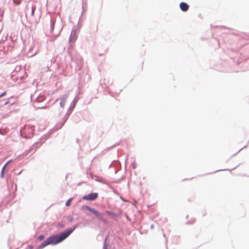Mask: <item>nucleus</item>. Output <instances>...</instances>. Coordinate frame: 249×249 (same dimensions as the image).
Returning a JSON list of instances; mask_svg holds the SVG:
<instances>
[{
  "label": "nucleus",
  "instance_id": "7",
  "mask_svg": "<svg viewBox=\"0 0 249 249\" xmlns=\"http://www.w3.org/2000/svg\"><path fill=\"white\" fill-rule=\"evenodd\" d=\"M72 199H73V198H72V197H71V198H69V199L67 201V202H66V206H67V207H69V206L71 205V201H72Z\"/></svg>",
  "mask_w": 249,
  "mask_h": 249
},
{
  "label": "nucleus",
  "instance_id": "10",
  "mask_svg": "<svg viewBox=\"0 0 249 249\" xmlns=\"http://www.w3.org/2000/svg\"><path fill=\"white\" fill-rule=\"evenodd\" d=\"M35 10H36V7H35V6L32 7V13H31V15L32 16H34Z\"/></svg>",
  "mask_w": 249,
  "mask_h": 249
},
{
  "label": "nucleus",
  "instance_id": "11",
  "mask_svg": "<svg viewBox=\"0 0 249 249\" xmlns=\"http://www.w3.org/2000/svg\"><path fill=\"white\" fill-rule=\"evenodd\" d=\"M13 2L16 4L19 5L21 2V0H13Z\"/></svg>",
  "mask_w": 249,
  "mask_h": 249
},
{
  "label": "nucleus",
  "instance_id": "9",
  "mask_svg": "<svg viewBox=\"0 0 249 249\" xmlns=\"http://www.w3.org/2000/svg\"><path fill=\"white\" fill-rule=\"evenodd\" d=\"M65 99H62L61 100V102H60V106H61L62 107H64V105H65Z\"/></svg>",
  "mask_w": 249,
  "mask_h": 249
},
{
  "label": "nucleus",
  "instance_id": "1",
  "mask_svg": "<svg viewBox=\"0 0 249 249\" xmlns=\"http://www.w3.org/2000/svg\"><path fill=\"white\" fill-rule=\"evenodd\" d=\"M72 230H69L61 233L59 235L52 236L48 238L38 247V249H42L50 244H56L66 239L72 232Z\"/></svg>",
  "mask_w": 249,
  "mask_h": 249
},
{
  "label": "nucleus",
  "instance_id": "14",
  "mask_svg": "<svg viewBox=\"0 0 249 249\" xmlns=\"http://www.w3.org/2000/svg\"><path fill=\"white\" fill-rule=\"evenodd\" d=\"M12 160H9V161H8L7 162V163L5 164V165L6 166H7L10 163H11L12 162Z\"/></svg>",
  "mask_w": 249,
  "mask_h": 249
},
{
  "label": "nucleus",
  "instance_id": "13",
  "mask_svg": "<svg viewBox=\"0 0 249 249\" xmlns=\"http://www.w3.org/2000/svg\"><path fill=\"white\" fill-rule=\"evenodd\" d=\"M31 151V149H29L28 150L26 151L24 154H25V155H27Z\"/></svg>",
  "mask_w": 249,
  "mask_h": 249
},
{
  "label": "nucleus",
  "instance_id": "12",
  "mask_svg": "<svg viewBox=\"0 0 249 249\" xmlns=\"http://www.w3.org/2000/svg\"><path fill=\"white\" fill-rule=\"evenodd\" d=\"M44 239V236L43 235H40L38 237V239L40 241H41Z\"/></svg>",
  "mask_w": 249,
  "mask_h": 249
},
{
  "label": "nucleus",
  "instance_id": "3",
  "mask_svg": "<svg viewBox=\"0 0 249 249\" xmlns=\"http://www.w3.org/2000/svg\"><path fill=\"white\" fill-rule=\"evenodd\" d=\"M98 196V194L96 193H92L88 195L83 196V198L85 200L92 201L95 200Z\"/></svg>",
  "mask_w": 249,
  "mask_h": 249
},
{
  "label": "nucleus",
  "instance_id": "5",
  "mask_svg": "<svg viewBox=\"0 0 249 249\" xmlns=\"http://www.w3.org/2000/svg\"><path fill=\"white\" fill-rule=\"evenodd\" d=\"M179 6L181 10L183 12L187 11L189 9V5L185 2H181Z\"/></svg>",
  "mask_w": 249,
  "mask_h": 249
},
{
  "label": "nucleus",
  "instance_id": "15",
  "mask_svg": "<svg viewBox=\"0 0 249 249\" xmlns=\"http://www.w3.org/2000/svg\"><path fill=\"white\" fill-rule=\"evenodd\" d=\"M6 91H4L2 94L0 95V98L2 97V96H4L6 94Z\"/></svg>",
  "mask_w": 249,
  "mask_h": 249
},
{
  "label": "nucleus",
  "instance_id": "4",
  "mask_svg": "<svg viewBox=\"0 0 249 249\" xmlns=\"http://www.w3.org/2000/svg\"><path fill=\"white\" fill-rule=\"evenodd\" d=\"M77 39V35L76 30H72L71 32L70 37V42H74Z\"/></svg>",
  "mask_w": 249,
  "mask_h": 249
},
{
  "label": "nucleus",
  "instance_id": "8",
  "mask_svg": "<svg viewBox=\"0 0 249 249\" xmlns=\"http://www.w3.org/2000/svg\"><path fill=\"white\" fill-rule=\"evenodd\" d=\"M6 167V166L4 165V166L3 167L2 170H1V176L2 178L4 177V174L5 170Z\"/></svg>",
  "mask_w": 249,
  "mask_h": 249
},
{
  "label": "nucleus",
  "instance_id": "2",
  "mask_svg": "<svg viewBox=\"0 0 249 249\" xmlns=\"http://www.w3.org/2000/svg\"><path fill=\"white\" fill-rule=\"evenodd\" d=\"M82 209L85 210L89 211V212H91V213H93L95 215L97 216V217L102 222H103L105 224L107 223V221L106 219H105L103 215L99 213L98 211L95 210L94 209H92L89 206H83L82 207Z\"/></svg>",
  "mask_w": 249,
  "mask_h": 249
},
{
  "label": "nucleus",
  "instance_id": "6",
  "mask_svg": "<svg viewBox=\"0 0 249 249\" xmlns=\"http://www.w3.org/2000/svg\"><path fill=\"white\" fill-rule=\"evenodd\" d=\"M106 213L108 214L109 215H110L111 216L113 217H117V214L113 213V212H110V211H107L106 212Z\"/></svg>",
  "mask_w": 249,
  "mask_h": 249
},
{
  "label": "nucleus",
  "instance_id": "16",
  "mask_svg": "<svg viewBox=\"0 0 249 249\" xmlns=\"http://www.w3.org/2000/svg\"><path fill=\"white\" fill-rule=\"evenodd\" d=\"M29 248H30V249H32L33 247H32V246H29Z\"/></svg>",
  "mask_w": 249,
  "mask_h": 249
}]
</instances>
